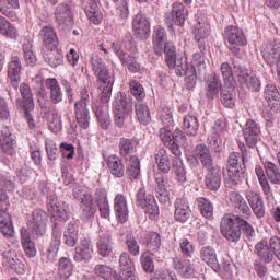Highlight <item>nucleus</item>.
Returning a JSON list of instances; mask_svg holds the SVG:
<instances>
[{"label":"nucleus","mask_w":280,"mask_h":280,"mask_svg":"<svg viewBox=\"0 0 280 280\" xmlns=\"http://www.w3.org/2000/svg\"><path fill=\"white\" fill-rule=\"evenodd\" d=\"M241 153L232 152L226 161V171L224 174L225 187H237L242 185L243 180H246V163L250 156V152L246 149V144H240Z\"/></svg>","instance_id":"1"},{"label":"nucleus","mask_w":280,"mask_h":280,"mask_svg":"<svg viewBox=\"0 0 280 280\" xmlns=\"http://www.w3.org/2000/svg\"><path fill=\"white\" fill-rule=\"evenodd\" d=\"M163 54L166 67L174 70L179 78L185 75L187 85L194 88L196 84V68L187 61V57L178 55L176 46L172 43L163 47Z\"/></svg>","instance_id":"2"},{"label":"nucleus","mask_w":280,"mask_h":280,"mask_svg":"<svg viewBox=\"0 0 280 280\" xmlns=\"http://www.w3.org/2000/svg\"><path fill=\"white\" fill-rule=\"evenodd\" d=\"M139 141L135 138H120L118 142L119 154L127 162V177L137 180L141 176V160L135 155Z\"/></svg>","instance_id":"3"},{"label":"nucleus","mask_w":280,"mask_h":280,"mask_svg":"<svg viewBox=\"0 0 280 280\" xmlns=\"http://www.w3.org/2000/svg\"><path fill=\"white\" fill-rule=\"evenodd\" d=\"M114 124L117 128H128L132 122V96L118 92L112 103Z\"/></svg>","instance_id":"4"},{"label":"nucleus","mask_w":280,"mask_h":280,"mask_svg":"<svg viewBox=\"0 0 280 280\" xmlns=\"http://www.w3.org/2000/svg\"><path fill=\"white\" fill-rule=\"evenodd\" d=\"M101 102L92 103V110L94 115H96L102 128L104 130H108V125L110 124L108 116V102H110V97L113 96V85H101Z\"/></svg>","instance_id":"5"},{"label":"nucleus","mask_w":280,"mask_h":280,"mask_svg":"<svg viewBox=\"0 0 280 280\" xmlns=\"http://www.w3.org/2000/svg\"><path fill=\"white\" fill-rule=\"evenodd\" d=\"M20 93L24 101L18 100L16 107L24 119H26L30 130H34V128H36V124L34 122V116L30 112L34 110V96L32 94V89H30V85L26 83H22L20 85Z\"/></svg>","instance_id":"6"},{"label":"nucleus","mask_w":280,"mask_h":280,"mask_svg":"<svg viewBox=\"0 0 280 280\" xmlns=\"http://www.w3.org/2000/svg\"><path fill=\"white\" fill-rule=\"evenodd\" d=\"M188 16L189 10L187 7H185L183 2H174L172 4V10L164 13V23H166L170 34H176L174 25L184 27Z\"/></svg>","instance_id":"7"},{"label":"nucleus","mask_w":280,"mask_h":280,"mask_svg":"<svg viewBox=\"0 0 280 280\" xmlns=\"http://www.w3.org/2000/svg\"><path fill=\"white\" fill-rule=\"evenodd\" d=\"M80 100L74 103V115L78 126L83 130H89L91 126V110H89V90L81 89Z\"/></svg>","instance_id":"8"},{"label":"nucleus","mask_w":280,"mask_h":280,"mask_svg":"<svg viewBox=\"0 0 280 280\" xmlns=\"http://www.w3.org/2000/svg\"><path fill=\"white\" fill-rule=\"evenodd\" d=\"M220 229L223 237L232 244H237L242 240V229L240 228V217L225 214L221 219Z\"/></svg>","instance_id":"9"},{"label":"nucleus","mask_w":280,"mask_h":280,"mask_svg":"<svg viewBox=\"0 0 280 280\" xmlns=\"http://www.w3.org/2000/svg\"><path fill=\"white\" fill-rule=\"evenodd\" d=\"M54 19L56 25L62 32H69L74 25L75 15L73 7L69 2H62L55 8Z\"/></svg>","instance_id":"10"},{"label":"nucleus","mask_w":280,"mask_h":280,"mask_svg":"<svg viewBox=\"0 0 280 280\" xmlns=\"http://www.w3.org/2000/svg\"><path fill=\"white\" fill-rule=\"evenodd\" d=\"M136 205L144 209V213L150 220L159 218V203L154 195L148 194L145 186H141L136 194Z\"/></svg>","instance_id":"11"},{"label":"nucleus","mask_w":280,"mask_h":280,"mask_svg":"<svg viewBox=\"0 0 280 280\" xmlns=\"http://www.w3.org/2000/svg\"><path fill=\"white\" fill-rule=\"evenodd\" d=\"M49 215L40 208L34 209L28 215L26 226L35 237H43L47 233Z\"/></svg>","instance_id":"12"},{"label":"nucleus","mask_w":280,"mask_h":280,"mask_svg":"<svg viewBox=\"0 0 280 280\" xmlns=\"http://www.w3.org/2000/svg\"><path fill=\"white\" fill-rule=\"evenodd\" d=\"M224 38L228 43V49L233 56H240V47H245L248 44L244 31L238 26L229 25L225 27Z\"/></svg>","instance_id":"13"},{"label":"nucleus","mask_w":280,"mask_h":280,"mask_svg":"<svg viewBox=\"0 0 280 280\" xmlns=\"http://www.w3.org/2000/svg\"><path fill=\"white\" fill-rule=\"evenodd\" d=\"M235 73L237 74L238 82L242 86H246L249 91H261V81L253 71L248 70L246 66L242 63H234Z\"/></svg>","instance_id":"14"},{"label":"nucleus","mask_w":280,"mask_h":280,"mask_svg":"<svg viewBox=\"0 0 280 280\" xmlns=\"http://www.w3.org/2000/svg\"><path fill=\"white\" fill-rule=\"evenodd\" d=\"M0 151L4 156H16V136L8 126L0 130Z\"/></svg>","instance_id":"15"},{"label":"nucleus","mask_w":280,"mask_h":280,"mask_svg":"<svg viewBox=\"0 0 280 280\" xmlns=\"http://www.w3.org/2000/svg\"><path fill=\"white\" fill-rule=\"evenodd\" d=\"M243 138L247 148H257L261 141V126L259 122L248 119L243 128Z\"/></svg>","instance_id":"16"},{"label":"nucleus","mask_w":280,"mask_h":280,"mask_svg":"<svg viewBox=\"0 0 280 280\" xmlns=\"http://www.w3.org/2000/svg\"><path fill=\"white\" fill-rule=\"evenodd\" d=\"M47 208L49 213H51V220H56V218H58L61 222H67V220H69L67 205L59 201L58 197H56L54 192L47 196Z\"/></svg>","instance_id":"17"},{"label":"nucleus","mask_w":280,"mask_h":280,"mask_svg":"<svg viewBox=\"0 0 280 280\" xmlns=\"http://www.w3.org/2000/svg\"><path fill=\"white\" fill-rule=\"evenodd\" d=\"M147 246L145 253H150L156 261H163L165 259V253H163V248L161 247V234L158 232H149L145 236Z\"/></svg>","instance_id":"18"},{"label":"nucleus","mask_w":280,"mask_h":280,"mask_svg":"<svg viewBox=\"0 0 280 280\" xmlns=\"http://www.w3.org/2000/svg\"><path fill=\"white\" fill-rule=\"evenodd\" d=\"M22 71H23V62L21 61V57L16 55H12L7 65V75L13 89H19V82H21Z\"/></svg>","instance_id":"19"},{"label":"nucleus","mask_w":280,"mask_h":280,"mask_svg":"<svg viewBox=\"0 0 280 280\" xmlns=\"http://www.w3.org/2000/svg\"><path fill=\"white\" fill-rule=\"evenodd\" d=\"M261 56L269 67H276L280 60V40L275 39L271 43L264 44Z\"/></svg>","instance_id":"20"},{"label":"nucleus","mask_w":280,"mask_h":280,"mask_svg":"<svg viewBox=\"0 0 280 280\" xmlns=\"http://www.w3.org/2000/svg\"><path fill=\"white\" fill-rule=\"evenodd\" d=\"M231 205L234 209V218H242V219H250L253 215V211L250 207L246 202V199L240 192H232L231 195Z\"/></svg>","instance_id":"21"},{"label":"nucleus","mask_w":280,"mask_h":280,"mask_svg":"<svg viewBox=\"0 0 280 280\" xmlns=\"http://www.w3.org/2000/svg\"><path fill=\"white\" fill-rule=\"evenodd\" d=\"M132 27L136 36L140 38V40H145L150 37V21L143 13H138L133 16Z\"/></svg>","instance_id":"22"},{"label":"nucleus","mask_w":280,"mask_h":280,"mask_svg":"<svg viewBox=\"0 0 280 280\" xmlns=\"http://www.w3.org/2000/svg\"><path fill=\"white\" fill-rule=\"evenodd\" d=\"M195 154L199 159V163H201L202 168L207 172L211 170L218 168L213 163V155L211 154V149L207 147L205 143L197 144L195 148Z\"/></svg>","instance_id":"23"},{"label":"nucleus","mask_w":280,"mask_h":280,"mask_svg":"<svg viewBox=\"0 0 280 280\" xmlns=\"http://www.w3.org/2000/svg\"><path fill=\"white\" fill-rule=\"evenodd\" d=\"M174 218L176 222L185 224L191 218V207L185 197H179L174 202Z\"/></svg>","instance_id":"24"},{"label":"nucleus","mask_w":280,"mask_h":280,"mask_svg":"<svg viewBox=\"0 0 280 280\" xmlns=\"http://www.w3.org/2000/svg\"><path fill=\"white\" fill-rule=\"evenodd\" d=\"M74 261H91L93 259V244L89 238H81L80 244L74 248Z\"/></svg>","instance_id":"25"},{"label":"nucleus","mask_w":280,"mask_h":280,"mask_svg":"<svg viewBox=\"0 0 280 280\" xmlns=\"http://www.w3.org/2000/svg\"><path fill=\"white\" fill-rule=\"evenodd\" d=\"M220 91L222 92V79H220V74L218 72H213L208 75L206 80V97L207 100H215L218 95H220Z\"/></svg>","instance_id":"26"},{"label":"nucleus","mask_w":280,"mask_h":280,"mask_svg":"<svg viewBox=\"0 0 280 280\" xmlns=\"http://www.w3.org/2000/svg\"><path fill=\"white\" fill-rule=\"evenodd\" d=\"M152 42L154 52L158 56H163V47L171 44L167 40V31H165V27L161 25H156L153 27Z\"/></svg>","instance_id":"27"},{"label":"nucleus","mask_w":280,"mask_h":280,"mask_svg":"<svg viewBox=\"0 0 280 280\" xmlns=\"http://www.w3.org/2000/svg\"><path fill=\"white\" fill-rule=\"evenodd\" d=\"M199 258L207 264L214 272H220V262H218V252L211 245L203 246L199 249Z\"/></svg>","instance_id":"28"},{"label":"nucleus","mask_w":280,"mask_h":280,"mask_svg":"<svg viewBox=\"0 0 280 280\" xmlns=\"http://www.w3.org/2000/svg\"><path fill=\"white\" fill-rule=\"evenodd\" d=\"M114 213L116 219L121 224L128 222L129 211H128V199L124 194H117L114 198Z\"/></svg>","instance_id":"29"},{"label":"nucleus","mask_w":280,"mask_h":280,"mask_svg":"<svg viewBox=\"0 0 280 280\" xmlns=\"http://www.w3.org/2000/svg\"><path fill=\"white\" fill-rule=\"evenodd\" d=\"M80 233V221L71 220L63 231V244L73 248L78 244Z\"/></svg>","instance_id":"30"},{"label":"nucleus","mask_w":280,"mask_h":280,"mask_svg":"<svg viewBox=\"0 0 280 280\" xmlns=\"http://www.w3.org/2000/svg\"><path fill=\"white\" fill-rule=\"evenodd\" d=\"M96 249L101 257L107 258L113 255V250H115V242H113L110 234L104 232L98 234Z\"/></svg>","instance_id":"31"},{"label":"nucleus","mask_w":280,"mask_h":280,"mask_svg":"<svg viewBox=\"0 0 280 280\" xmlns=\"http://www.w3.org/2000/svg\"><path fill=\"white\" fill-rule=\"evenodd\" d=\"M46 89L49 93V100L52 104H61L62 100H65V93L62 92V88H60V83L56 78H49L45 81Z\"/></svg>","instance_id":"32"},{"label":"nucleus","mask_w":280,"mask_h":280,"mask_svg":"<svg viewBox=\"0 0 280 280\" xmlns=\"http://www.w3.org/2000/svg\"><path fill=\"white\" fill-rule=\"evenodd\" d=\"M98 2L92 3H83L82 8L85 12V16L92 25H102V21H104V14L102 13V9L97 5Z\"/></svg>","instance_id":"33"},{"label":"nucleus","mask_w":280,"mask_h":280,"mask_svg":"<svg viewBox=\"0 0 280 280\" xmlns=\"http://www.w3.org/2000/svg\"><path fill=\"white\" fill-rule=\"evenodd\" d=\"M174 269L185 279H191L196 276V267L190 260L183 259L180 257L173 258Z\"/></svg>","instance_id":"34"},{"label":"nucleus","mask_w":280,"mask_h":280,"mask_svg":"<svg viewBox=\"0 0 280 280\" xmlns=\"http://www.w3.org/2000/svg\"><path fill=\"white\" fill-rule=\"evenodd\" d=\"M0 232L7 240L14 237V225H12V218L8 212V207L0 208Z\"/></svg>","instance_id":"35"},{"label":"nucleus","mask_w":280,"mask_h":280,"mask_svg":"<svg viewBox=\"0 0 280 280\" xmlns=\"http://www.w3.org/2000/svg\"><path fill=\"white\" fill-rule=\"evenodd\" d=\"M154 179L156 183L155 191L159 201L161 205H167V202H170V192L167 191V176L158 173Z\"/></svg>","instance_id":"36"},{"label":"nucleus","mask_w":280,"mask_h":280,"mask_svg":"<svg viewBox=\"0 0 280 280\" xmlns=\"http://www.w3.org/2000/svg\"><path fill=\"white\" fill-rule=\"evenodd\" d=\"M206 188L210 191H218L222 185V171L220 167L207 171L205 176Z\"/></svg>","instance_id":"37"},{"label":"nucleus","mask_w":280,"mask_h":280,"mask_svg":"<svg viewBox=\"0 0 280 280\" xmlns=\"http://www.w3.org/2000/svg\"><path fill=\"white\" fill-rule=\"evenodd\" d=\"M106 163L112 176L115 178H124L126 167L124 166V160H121L119 155H109L106 160Z\"/></svg>","instance_id":"38"},{"label":"nucleus","mask_w":280,"mask_h":280,"mask_svg":"<svg viewBox=\"0 0 280 280\" xmlns=\"http://www.w3.org/2000/svg\"><path fill=\"white\" fill-rule=\"evenodd\" d=\"M39 37L43 40L46 49H56L58 47V35L51 26H44L39 32Z\"/></svg>","instance_id":"39"},{"label":"nucleus","mask_w":280,"mask_h":280,"mask_svg":"<svg viewBox=\"0 0 280 280\" xmlns=\"http://www.w3.org/2000/svg\"><path fill=\"white\" fill-rule=\"evenodd\" d=\"M254 253L259 259L265 261V264H272V259H275V255L268 241L258 242L255 245Z\"/></svg>","instance_id":"40"},{"label":"nucleus","mask_w":280,"mask_h":280,"mask_svg":"<svg viewBox=\"0 0 280 280\" xmlns=\"http://www.w3.org/2000/svg\"><path fill=\"white\" fill-rule=\"evenodd\" d=\"M22 248L26 255V257H34L37 253L36 243L32 241V234L27 229L22 228L20 232Z\"/></svg>","instance_id":"41"},{"label":"nucleus","mask_w":280,"mask_h":280,"mask_svg":"<svg viewBox=\"0 0 280 280\" xmlns=\"http://www.w3.org/2000/svg\"><path fill=\"white\" fill-rule=\"evenodd\" d=\"M12 10H21V0H1L0 1V14L15 21L16 12Z\"/></svg>","instance_id":"42"},{"label":"nucleus","mask_w":280,"mask_h":280,"mask_svg":"<svg viewBox=\"0 0 280 280\" xmlns=\"http://www.w3.org/2000/svg\"><path fill=\"white\" fill-rule=\"evenodd\" d=\"M155 163L158 165V170L162 174H170L172 170V160L170 159V153L165 149H160L155 153Z\"/></svg>","instance_id":"43"},{"label":"nucleus","mask_w":280,"mask_h":280,"mask_svg":"<svg viewBox=\"0 0 280 280\" xmlns=\"http://www.w3.org/2000/svg\"><path fill=\"white\" fill-rule=\"evenodd\" d=\"M207 56V46H203V49H198L192 54V67L196 70V80H198V73H205L207 71V62L206 60Z\"/></svg>","instance_id":"44"},{"label":"nucleus","mask_w":280,"mask_h":280,"mask_svg":"<svg viewBox=\"0 0 280 280\" xmlns=\"http://www.w3.org/2000/svg\"><path fill=\"white\" fill-rule=\"evenodd\" d=\"M180 145H187V136L180 129H175L173 132V140L171 152L174 156H183V151H180Z\"/></svg>","instance_id":"45"},{"label":"nucleus","mask_w":280,"mask_h":280,"mask_svg":"<svg viewBox=\"0 0 280 280\" xmlns=\"http://www.w3.org/2000/svg\"><path fill=\"white\" fill-rule=\"evenodd\" d=\"M221 104L225 108H235V103L237 102V92H235V86H225L221 90Z\"/></svg>","instance_id":"46"},{"label":"nucleus","mask_w":280,"mask_h":280,"mask_svg":"<svg viewBox=\"0 0 280 280\" xmlns=\"http://www.w3.org/2000/svg\"><path fill=\"white\" fill-rule=\"evenodd\" d=\"M198 128H200L198 117L192 114L184 116L183 130L188 135V137H196V135H198Z\"/></svg>","instance_id":"47"},{"label":"nucleus","mask_w":280,"mask_h":280,"mask_svg":"<svg viewBox=\"0 0 280 280\" xmlns=\"http://www.w3.org/2000/svg\"><path fill=\"white\" fill-rule=\"evenodd\" d=\"M172 170L176 176L177 183H180V185L187 183V170L185 168V163H183L180 156H176L172 160Z\"/></svg>","instance_id":"48"},{"label":"nucleus","mask_w":280,"mask_h":280,"mask_svg":"<svg viewBox=\"0 0 280 280\" xmlns=\"http://www.w3.org/2000/svg\"><path fill=\"white\" fill-rule=\"evenodd\" d=\"M44 60L47 62L50 67L56 68L60 67L65 60V56L58 51L57 48H48V50L44 51Z\"/></svg>","instance_id":"49"},{"label":"nucleus","mask_w":280,"mask_h":280,"mask_svg":"<svg viewBox=\"0 0 280 280\" xmlns=\"http://www.w3.org/2000/svg\"><path fill=\"white\" fill-rule=\"evenodd\" d=\"M209 37V25L202 24V26H195L194 38L197 45V49H205L207 44L205 40Z\"/></svg>","instance_id":"50"},{"label":"nucleus","mask_w":280,"mask_h":280,"mask_svg":"<svg viewBox=\"0 0 280 280\" xmlns=\"http://www.w3.org/2000/svg\"><path fill=\"white\" fill-rule=\"evenodd\" d=\"M73 198L80 202V209L95 206V199H93V195L82 190L81 188L73 189Z\"/></svg>","instance_id":"51"},{"label":"nucleus","mask_w":280,"mask_h":280,"mask_svg":"<svg viewBox=\"0 0 280 280\" xmlns=\"http://www.w3.org/2000/svg\"><path fill=\"white\" fill-rule=\"evenodd\" d=\"M238 226L241 229V235L243 233V237L246 242H255L257 237V233L255 232V228L248 222V219H242L238 217Z\"/></svg>","instance_id":"52"},{"label":"nucleus","mask_w":280,"mask_h":280,"mask_svg":"<svg viewBox=\"0 0 280 280\" xmlns=\"http://www.w3.org/2000/svg\"><path fill=\"white\" fill-rule=\"evenodd\" d=\"M220 72L222 75L224 86H235V75H233V68L229 62H222L220 66Z\"/></svg>","instance_id":"53"},{"label":"nucleus","mask_w":280,"mask_h":280,"mask_svg":"<svg viewBox=\"0 0 280 280\" xmlns=\"http://www.w3.org/2000/svg\"><path fill=\"white\" fill-rule=\"evenodd\" d=\"M58 272L61 279H69L73 275V261L69 257H61L58 261Z\"/></svg>","instance_id":"54"},{"label":"nucleus","mask_w":280,"mask_h":280,"mask_svg":"<svg viewBox=\"0 0 280 280\" xmlns=\"http://www.w3.org/2000/svg\"><path fill=\"white\" fill-rule=\"evenodd\" d=\"M265 172L271 185H280V170L273 162H265Z\"/></svg>","instance_id":"55"},{"label":"nucleus","mask_w":280,"mask_h":280,"mask_svg":"<svg viewBox=\"0 0 280 280\" xmlns=\"http://www.w3.org/2000/svg\"><path fill=\"white\" fill-rule=\"evenodd\" d=\"M136 115L138 117V121L142 124V126H148L150 121H152V116L150 115V107H148L144 103L136 104Z\"/></svg>","instance_id":"56"},{"label":"nucleus","mask_w":280,"mask_h":280,"mask_svg":"<svg viewBox=\"0 0 280 280\" xmlns=\"http://www.w3.org/2000/svg\"><path fill=\"white\" fill-rule=\"evenodd\" d=\"M60 250V245L49 243L47 248L42 249V261L45 264H54L56 257H58V252Z\"/></svg>","instance_id":"57"},{"label":"nucleus","mask_w":280,"mask_h":280,"mask_svg":"<svg viewBox=\"0 0 280 280\" xmlns=\"http://www.w3.org/2000/svg\"><path fill=\"white\" fill-rule=\"evenodd\" d=\"M117 16L119 19V25H126L128 18L130 16V9L128 8V0H119L116 2Z\"/></svg>","instance_id":"58"},{"label":"nucleus","mask_w":280,"mask_h":280,"mask_svg":"<svg viewBox=\"0 0 280 280\" xmlns=\"http://www.w3.org/2000/svg\"><path fill=\"white\" fill-rule=\"evenodd\" d=\"M197 205L202 218H206V220H213V203H211L209 199L200 197L197 199Z\"/></svg>","instance_id":"59"},{"label":"nucleus","mask_w":280,"mask_h":280,"mask_svg":"<svg viewBox=\"0 0 280 280\" xmlns=\"http://www.w3.org/2000/svg\"><path fill=\"white\" fill-rule=\"evenodd\" d=\"M97 82H101L103 86H114L115 85V72L110 69L105 68L95 74Z\"/></svg>","instance_id":"60"},{"label":"nucleus","mask_w":280,"mask_h":280,"mask_svg":"<svg viewBox=\"0 0 280 280\" xmlns=\"http://www.w3.org/2000/svg\"><path fill=\"white\" fill-rule=\"evenodd\" d=\"M125 245L129 255H132V257H139L141 253V245H139V241H137V237H135V235L127 234Z\"/></svg>","instance_id":"61"},{"label":"nucleus","mask_w":280,"mask_h":280,"mask_svg":"<svg viewBox=\"0 0 280 280\" xmlns=\"http://www.w3.org/2000/svg\"><path fill=\"white\" fill-rule=\"evenodd\" d=\"M115 269L110 268L108 265L98 264L94 267V275L104 280L115 279Z\"/></svg>","instance_id":"62"},{"label":"nucleus","mask_w":280,"mask_h":280,"mask_svg":"<svg viewBox=\"0 0 280 280\" xmlns=\"http://www.w3.org/2000/svg\"><path fill=\"white\" fill-rule=\"evenodd\" d=\"M140 266L147 275L154 272V258L150 252H143L140 255Z\"/></svg>","instance_id":"63"},{"label":"nucleus","mask_w":280,"mask_h":280,"mask_svg":"<svg viewBox=\"0 0 280 280\" xmlns=\"http://www.w3.org/2000/svg\"><path fill=\"white\" fill-rule=\"evenodd\" d=\"M222 137H223V135L213 133V132H211L208 136V143H209L211 150L214 151L215 154H220V152H222V150H223Z\"/></svg>","instance_id":"64"}]
</instances>
